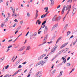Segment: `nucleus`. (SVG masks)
Listing matches in <instances>:
<instances>
[{"instance_id": "56", "label": "nucleus", "mask_w": 77, "mask_h": 77, "mask_svg": "<svg viewBox=\"0 0 77 77\" xmlns=\"http://www.w3.org/2000/svg\"><path fill=\"white\" fill-rule=\"evenodd\" d=\"M68 25L67 24L66 25L65 27L67 28V27H68Z\"/></svg>"}, {"instance_id": "23", "label": "nucleus", "mask_w": 77, "mask_h": 77, "mask_svg": "<svg viewBox=\"0 0 77 77\" xmlns=\"http://www.w3.org/2000/svg\"><path fill=\"white\" fill-rule=\"evenodd\" d=\"M45 10H46L45 12H47V11H48V7H45L44 8Z\"/></svg>"}, {"instance_id": "46", "label": "nucleus", "mask_w": 77, "mask_h": 77, "mask_svg": "<svg viewBox=\"0 0 77 77\" xmlns=\"http://www.w3.org/2000/svg\"><path fill=\"white\" fill-rule=\"evenodd\" d=\"M65 18H66V16H65V17L63 18V21H65Z\"/></svg>"}, {"instance_id": "19", "label": "nucleus", "mask_w": 77, "mask_h": 77, "mask_svg": "<svg viewBox=\"0 0 77 77\" xmlns=\"http://www.w3.org/2000/svg\"><path fill=\"white\" fill-rule=\"evenodd\" d=\"M19 62H20V60H18V61H17L16 62L14 65V66H17V65L18 64Z\"/></svg>"}, {"instance_id": "58", "label": "nucleus", "mask_w": 77, "mask_h": 77, "mask_svg": "<svg viewBox=\"0 0 77 77\" xmlns=\"http://www.w3.org/2000/svg\"><path fill=\"white\" fill-rule=\"evenodd\" d=\"M2 2H3V0H0V3H1Z\"/></svg>"}, {"instance_id": "27", "label": "nucleus", "mask_w": 77, "mask_h": 77, "mask_svg": "<svg viewBox=\"0 0 77 77\" xmlns=\"http://www.w3.org/2000/svg\"><path fill=\"white\" fill-rule=\"evenodd\" d=\"M45 56H46V54H44L42 55L41 56L42 58H43V57H44Z\"/></svg>"}, {"instance_id": "1", "label": "nucleus", "mask_w": 77, "mask_h": 77, "mask_svg": "<svg viewBox=\"0 0 77 77\" xmlns=\"http://www.w3.org/2000/svg\"><path fill=\"white\" fill-rule=\"evenodd\" d=\"M57 48V45L54 46V47L53 48L52 50H51V52L48 54V55H50V54H52V53H54V51H55L56 50V49Z\"/></svg>"}, {"instance_id": "36", "label": "nucleus", "mask_w": 77, "mask_h": 77, "mask_svg": "<svg viewBox=\"0 0 77 77\" xmlns=\"http://www.w3.org/2000/svg\"><path fill=\"white\" fill-rule=\"evenodd\" d=\"M42 57H41V56H40V57H39L38 58V60H40V59H42Z\"/></svg>"}, {"instance_id": "13", "label": "nucleus", "mask_w": 77, "mask_h": 77, "mask_svg": "<svg viewBox=\"0 0 77 77\" xmlns=\"http://www.w3.org/2000/svg\"><path fill=\"white\" fill-rule=\"evenodd\" d=\"M64 51L63 50H61L57 54V56H59V54H60L61 53H62V52Z\"/></svg>"}, {"instance_id": "9", "label": "nucleus", "mask_w": 77, "mask_h": 77, "mask_svg": "<svg viewBox=\"0 0 77 77\" xmlns=\"http://www.w3.org/2000/svg\"><path fill=\"white\" fill-rule=\"evenodd\" d=\"M68 44V42H67V43H66L63 44L60 47V48H63V47L66 46V45H67V44Z\"/></svg>"}, {"instance_id": "63", "label": "nucleus", "mask_w": 77, "mask_h": 77, "mask_svg": "<svg viewBox=\"0 0 77 77\" xmlns=\"http://www.w3.org/2000/svg\"><path fill=\"white\" fill-rule=\"evenodd\" d=\"M60 7V5H58L57 7V9H59Z\"/></svg>"}, {"instance_id": "30", "label": "nucleus", "mask_w": 77, "mask_h": 77, "mask_svg": "<svg viewBox=\"0 0 77 77\" xmlns=\"http://www.w3.org/2000/svg\"><path fill=\"white\" fill-rule=\"evenodd\" d=\"M23 49L22 48H21L18 51H23Z\"/></svg>"}, {"instance_id": "35", "label": "nucleus", "mask_w": 77, "mask_h": 77, "mask_svg": "<svg viewBox=\"0 0 77 77\" xmlns=\"http://www.w3.org/2000/svg\"><path fill=\"white\" fill-rule=\"evenodd\" d=\"M56 72V69H54L52 72L51 74H53V73H54Z\"/></svg>"}, {"instance_id": "11", "label": "nucleus", "mask_w": 77, "mask_h": 77, "mask_svg": "<svg viewBox=\"0 0 77 77\" xmlns=\"http://www.w3.org/2000/svg\"><path fill=\"white\" fill-rule=\"evenodd\" d=\"M52 21H57V19H56V16H55L52 19Z\"/></svg>"}, {"instance_id": "37", "label": "nucleus", "mask_w": 77, "mask_h": 77, "mask_svg": "<svg viewBox=\"0 0 77 77\" xmlns=\"http://www.w3.org/2000/svg\"><path fill=\"white\" fill-rule=\"evenodd\" d=\"M23 21H21L20 22V24L21 25H23Z\"/></svg>"}, {"instance_id": "41", "label": "nucleus", "mask_w": 77, "mask_h": 77, "mask_svg": "<svg viewBox=\"0 0 77 77\" xmlns=\"http://www.w3.org/2000/svg\"><path fill=\"white\" fill-rule=\"evenodd\" d=\"M5 26V25L3 23L1 24V26L2 27H3V26Z\"/></svg>"}, {"instance_id": "22", "label": "nucleus", "mask_w": 77, "mask_h": 77, "mask_svg": "<svg viewBox=\"0 0 77 77\" xmlns=\"http://www.w3.org/2000/svg\"><path fill=\"white\" fill-rule=\"evenodd\" d=\"M71 34V32L69 31H68L67 32V35L66 36H68V35Z\"/></svg>"}, {"instance_id": "45", "label": "nucleus", "mask_w": 77, "mask_h": 77, "mask_svg": "<svg viewBox=\"0 0 77 77\" xmlns=\"http://www.w3.org/2000/svg\"><path fill=\"white\" fill-rule=\"evenodd\" d=\"M6 5H7V6H8V5H9V2L8 1L7 2Z\"/></svg>"}, {"instance_id": "18", "label": "nucleus", "mask_w": 77, "mask_h": 77, "mask_svg": "<svg viewBox=\"0 0 77 77\" xmlns=\"http://www.w3.org/2000/svg\"><path fill=\"white\" fill-rule=\"evenodd\" d=\"M47 31H48V28H47V26H45L44 32H47Z\"/></svg>"}, {"instance_id": "32", "label": "nucleus", "mask_w": 77, "mask_h": 77, "mask_svg": "<svg viewBox=\"0 0 77 77\" xmlns=\"http://www.w3.org/2000/svg\"><path fill=\"white\" fill-rule=\"evenodd\" d=\"M27 17H30V13H27Z\"/></svg>"}, {"instance_id": "47", "label": "nucleus", "mask_w": 77, "mask_h": 77, "mask_svg": "<svg viewBox=\"0 0 77 77\" xmlns=\"http://www.w3.org/2000/svg\"><path fill=\"white\" fill-rule=\"evenodd\" d=\"M22 67V66L21 65H19V66H18V68H21Z\"/></svg>"}, {"instance_id": "60", "label": "nucleus", "mask_w": 77, "mask_h": 77, "mask_svg": "<svg viewBox=\"0 0 77 77\" xmlns=\"http://www.w3.org/2000/svg\"><path fill=\"white\" fill-rule=\"evenodd\" d=\"M39 65V63H37L36 64L35 66H37L38 65Z\"/></svg>"}, {"instance_id": "51", "label": "nucleus", "mask_w": 77, "mask_h": 77, "mask_svg": "<svg viewBox=\"0 0 77 77\" xmlns=\"http://www.w3.org/2000/svg\"><path fill=\"white\" fill-rule=\"evenodd\" d=\"M66 60L65 59L64 60L63 62H64V63H65L66 62Z\"/></svg>"}, {"instance_id": "16", "label": "nucleus", "mask_w": 77, "mask_h": 77, "mask_svg": "<svg viewBox=\"0 0 77 77\" xmlns=\"http://www.w3.org/2000/svg\"><path fill=\"white\" fill-rule=\"evenodd\" d=\"M62 39V36L60 37L57 40V41L56 43H58V42H59V41L60 40Z\"/></svg>"}, {"instance_id": "20", "label": "nucleus", "mask_w": 77, "mask_h": 77, "mask_svg": "<svg viewBox=\"0 0 77 77\" xmlns=\"http://www.w3.org/2000/svg\"><path fill=\"white\" fill-rule=\"evenodd\" d=\"M46 42H43L42 44L38 45V47H41V45H44V44H45Z\"/></svg>"}, {"instance_id": "4", "label": "nucleus", "mask_w": 77, "mask_h": 77, "mask_svg": "<svg viewBox=\"0 0 77 77\" xmlns=\"http://www.w3.org/2000/svg\"><path fill=\"white\" fill-rule=\"evenodd\" d=\"M71 5H68L66 6V8L67 9V10H68V11H67V14H66V15L65 16H66L69 14V11H70V9H71Z\"/></svg>"}, {"instance_id": "3", "label": "nucleus", "mask_w": 77, "mask_h": 77, "mask_svg": "<svg viewBox=\"0 0 77 77\" xmlns=\"http://www.w3.org/2000/svg\"><path fill=\"white\" fill-rule=\"evenodd\" d=\"M71 5H68L66 6V8L67 9V10H68V11H67V14H66V15L65 16H66L69 14V11H70V9H71Z\"/></svg>"}, {"instance_id": "15", "label": "nucleus", "mask_w": 77, "mask_h": 77, "mask_svg": "<svg viewBox=\"0 0 77 77\" xmlns=\"http://www.w3.org/2000/svg\"><path fill=\"white\" fill-rule=\"evenodd\" d=\"M13 11V14L12 15V17H14V13H15V8H14V9H12V10Z\"/></svg>"}, {"instance_id": "5", "label": "nucleus", "mask_w": 77, "mask_h": 77, "mask_svg": "<svg viewBox=\"0 0 77 77\" xmlns=\"http://www.w3.org/2000/svg\"><path fill=\"white\" fill-rule=\"evenodd\" d=\"M71 5H68L66 6V8L67 9V10H68V11H67V14H66V15L65 16H66L69 14V11H70V9H71Z\"/></svg>"}, {"instance_id": "40", "label": "nucleus", "mask_w": 77, "mask_h": 77, "mask_svg": "<svg viewBox=\"0 0 77 77\" xmlns=\"http://www.w3.org/2000/svg\"><path fill=\"white\" fill-rule=\"evenodd\" d=\"M9 65H7V66H6L5 67V69H8V67H9Z\"/></svg>"}, {"instance_id": "55", "label": "nucleus", "mask_w": 77, "mask_h": 77, "mask_svg": "<svg viewBox=\"0 0 77 77\" xmlns=\"http://www.w3.org/2000/svg\"><path fill=\"white\" fill-rule=\"evenodd\" d=\"M40 72H38L36 74V75H37V76L39 74V73Z\"/></svg>"}, {"instance_id": "50", "label": "nucleus", "mask_w": 77, "mask_h": 77, "mask_svg": "<svg viewBox=\"0 0 77 77\" xmlns=\"http://www.w3.org/2000/svg\"><path fill=\"white\" fill-rule=\"evenodd\" d=\"M26 63H27V62L26 61H25L23 62V63L22 64H23V65H25V64H26Z\"/></svg>"}, {"instance_id": "6", "label": "nucleus", "mask_w": 77, "mask_h": 77, "mask_svg": "<svg viewBox=\"0 0 77 77\" xmlns=\"http://www.w3.org/2000/svg\"><path fill=\"white\" fill-rule=\"evenodd\" d=\"M57 26H58V24H56L54 25L52 28L51 31L54 30L57 27Z\"/></svg>"}, {"instance_id": "24", "label": "nucleus", "mask_w": 77, "mask_h": 77, "mask_svg": "<svg viewBox=\"0 0 77 77\" xmlns=\"http://www.w3.org/2000/svg\"><path fill=\"white\" fill-rule=\"evenodd\" d=\"M61 18V16H59L58 17V18L57 19V21H59L60 20V18Z\"/></svg>"}, {"instance_id": "12", "label": "nucleus", "mask_w": 77, "mask_h": 77, "mask_svg": "<svg viewBox=\"0 0 77 77\" xmlns=\"http://www.w3.org/2000/svg\"><path fill=\"white\" fill-rule=\"evenodd\" d=\"M48 38V34H46L45 37L44 38V41H45L47 40V39Z\"/></svg>"}, {"instance_id": "31", "label": "nucleus", "mask_w": 77, "mask_h": 77, "mask_svg": "<svg viewBox=\"0 0 77 77\" xmlns=\"http://www.w3.org/2000/svg\"><path fill=\"white\" fill-rule=\"evenodd\" d=\"M54 4V1L52 0V1L51 2V5H53Z\"/></svg>"}, {"instance_id": "25", "label": "nucleus", "mask_w": 77, "mask_h": 77, "mask_svg": "<svg viewBox=\"0 0 77 77\" xmlns=\"http://www.w3.org/2000/svg\"><path fill=\"white\" fill-rule=\"evenodd\" d=\"M66 66H71V64L70 63H67Z\"/></svg>"}, {"instance_id": "53", "label": "nucleus", "mask_w": 77, "mask_h": 77, "mask_svg": "<svg viewBox=\"0 0 77 77\" xmlns=\"http://www.w3.org/2000/svg\"><path fill=\"white\" fill-rule=\"evenodd\" d=\"M14 21H15V22H16V23H18V21L17 19H15Z\"/></svg>"}, {"instance_id": "29", "label": "nucleus", "mask_w": 77, "mask_h": 77, "mask_svg": "<svg viewBox=\"0 0 77 77\" xmlns=\"http://www.w3.org/2000/svg\"><path fill=\"white\" fill-rule=\"evenodd\" d=\"M45 15H42V16H41V18H45Z\"/></svg>"}, {"instance_id": "39", "label": "nucleus", "mask_w": 77, "mask_h": 77, "mask_svg": "<svg viewBox=\"0 0 77 77\" xmlns=\"http://www.w3.org/2000/svg\"><path fill=\"white\" fill-rule=\"evenodd\" d=\"M72 0H69L68 2H69L70 3H72Z\"/></svg>"}, {"instance_id": "14", "label": "nucleus", "mask_w": 77, "mask_h": 77, "mask_svg": "<svg viewBox=\"0 0 77 77\" xmlns=\"http://www.w3.org/2000/svg\"><path fill=\"white\" fill-rule=\"evenodd\" d=\"M31 48V47H30V45H28L26 49V50L29 51V50H30Z\"/></svg>"}, {"instance_id": "48", "label": "nucleus", "mask_w": 77, "mask_h": 77, "mask_svg": "<svg viewBox=\"0 0 77 77\" xmlns=\"http://www.w3.org/2000/svg\"><path fill=\"white\" fill-rule=\"evenodd\" d=\"M12 47V45H10L8 47V48H11V47Z\"/></svg>"}, {"instance_id": "61", "label": "nucleus", "mask_w": 77, "mask_h": 77, "mask_svg": "<svg viewBox=\"0 0 77 77\" xmlns=\"http://www.w3.org/2000/svg\"><path fill=\"white\" fill-rule=\"evenodd\" d=\"M66 29H67V28L65 27H64V30H66Z\"/></svg>"}, {"instance_id": "49", "label": "nucleus", "mask_w": 77, "mask_h": 77, "mask_svg": "<svg viewBox=\"0 0 77 77\" xmlns=\"http://www.w3.org/2000/svg\"><path fill=\"white\" fill-rule=\"evenodd\" d=\"M21 35H22V33H21L17 37V39H18V38H19V37H20V36H21Z\"/></svg>"}, {"instance_id": "44", "label": "nucleus", "mask_w": 77, "mask_h": 77, "mask_svg": "<svg viewBox=\"0 0 77 77\" xmlns=\"http://www.w3.org/2000/svg\"><path fill=\"white\" fill-rule=\"evenodd\" d=\"M52 42H53L51 41L50 42H47V43H48L49 44H51V43H52Z\"/></svg>"}, {"instance_id": "57", "label": "nucleus", "mask_w": 77, "mask_h": 77, "mask_svg": "<svg viewBox=\"0 0 77 77\" xmlns=\"http://www.w3.org/2000/svg\"><path fill=\"white\" fill-rule=\"evenodd\" d=\"M73 37H74V35H72L70 38L69 39H70L71 38H73Z\"/></svg>"}, {"instance_id": "10", "label": "nucleus", "mask_w": 77, "mask_h": 77, "mask_svg": "<svg viewBox=\"0 0 77 77\" xmlns=\"http://www.w3.org/2000/svg\"><path fill=\"white\" fill-rule=\"evenodd\" d=\"M76 11H77V9L76 8H75L73 11V12L72 13V15H74V14L75 13Z\"/></svg>"}, {"instance_id": "21", "label": "nucleus", "mask_w": 77, "mask_h": 77, "mask_svg": "<svg viewBox=\"0 0 77 77\" xmlns=\"http://www.w3.org/2000/svg\"><path fill=\"white\" fill-rule=\"evenodd\" d=\"M21 71V69H20V70H18V71H17V72H15L14 74V75H16V74H17L19 72H20V71Z\"/></svg>"}, {"instance_id": "33", "label": "nucleus", "mask_w": 77, "mask_h": 77, "mask_svg": "<svg viewBox=\"0 0 77 77\" xmlns=\"http://www.w3.org/2000/svg\"><path fill=\"white\" fill-rule=\"evenodd\" d=\"M9 19V17H7V18H6L5 20V22H7L8 21V20Z\"/></svg>"}, {"instance_id": "28", "label": "nucleus", "mask_w": 77, "mask_h": 77, "mask_svg": "<svg viewBox=\"0 0 77 77\" xmlns=\"http://www.w3.org/2000/svg\"><path fill=\"white\" fill-rule=\"evenodd\" d=\"M45 23H46V21L45 20L42 23V25H44V24H45Z\"/></svg>"}, {"instance_id": "59", "label": "nucleus", "mask_w": 77, "mask_h": 77, "mask_svg": "<svg viewBox=\"0 0 77 77\" xmlns=\"http://www.w3.org/2000/svg\"><path fill=\"white\" fill-rule=\"evenodd\" d=\"M41 32H42V31H40L38 32V35H39V34L41 33Z\"/></svg>"}, {"instance_id": "54", "label": "nucleus", "mask_w": 77, "mask_h": 77, "mask_svg": "<svg viewBox=\"0 0 77 77\" xmlns=\"http://www.w3.org/2000/svg\"><path fill=\"white\" fill-rule=\"evenodd\" d=\"M50 47H49L48 50H47V49H45V51H48V50H50Z\"/></svg>"}, {"instance_id": "43", "label": "nucleus", "mask_w": 77, "mask_h": 77, "mask_svg": "<svg viewBox=\"0 0 77 77\" xmlns=\"http://www.w3.org/2000/svg\"><path fill=\"white\" fill-rule=\"evenodd\" d=\"M62 60H64L65 59V58L64 57H63L61 58Z\"/></svg>"}, {"instance_id": "8", "label": "nucleus", "mask_w": 77, "mask_h": 77, "mask_svg": "<svg viewBox=\"0 0 77 77\" xmlns=\"http://www.w3.org/2000/svg\"><path fill=\"white\" fill-rule=\"evenodd\" d=\"M65 8H66V6L64 5L63 6V8L61 14H63L64 13V11H65Z\"/></svg>"}, {"instance_id": "2", "label": "nucleus", "mask_w": 77, "mask_h": 77, "mask_svg": "<svg viewBox=\"0 0 77 77\" xmlns=\"http://www.w3.org/2000/svg\"><path fill=\"white\" fill-rule=\"evenodd\" d=\"M71 5H68L66 6V8L67 9V10H68V11H67V14H66V15L65 16H66L69 14V11H70V9H71Z\"/></svg>"}, {"instance_id": "52", "label": "nucleus", "mask_w": 77, "mask_h": 77, "mask_svg": "<svg viewBox=\"0 0 77 77\" xmlns=\"http://www.w3.org/2000/svg\"><path fill=\"white\" fill-rule=\"evenodd\" d=\"M21 26H20L17 28V29H18V30H19V29H21Z\"/></svg>"}, {"instance_id": "62", "label": "nucleus", "mask_w": 77, "mask_h": 77, "mask_svg": "<svg viewBox=\"0 0 77 77\" xmlns=\"http://www.w3.org/2000/svg\"><path fill=\"white\" fill-rule=\"evenodd\" d=\"M49 12H48L45 15H44L45 16V17H46V16H47V15L48 14Z\"/></svg>"}, {"instance_id": "17", "label": "nucleus", "mask_w": 77, "mask_h": 77, "mask_svg": "<svg viewBox=\"0 0 77 77\" xmlns=\"http://www.w3.org/2000/svg\"><path fill=\"white\" fill-rule=\"evenodd\" d=\"M41 21L39 20H37L36 24H37V23H38V24L39 25V24H41Z\"/></svg>"}, {"instance_id": "38", "label": "nucleus", "mask_w": 77, "mask_h": 77, "mask_svg": "<svg viewBox=\"0 0 77 77\" xmlns=\"http://www.w3.org/2000/svg\"><path fill=\"white\" fill-rule=\"evenodd\" d=\"M14 18H16V17H17V15L16 13H15V14L14 13Z\"/></svg>"}, {"instance_id": "64", "label": "nucleus", "mask_w": 77, "mask_h": 77, "mask_svg": "<svg viewBox=\"0 0 77 77\" xmlns=\"http://www.w3.org/2000/svg\"><path fill=\"white\" fill-rule=\"evenodd\" d=\"M12 40H13L12 39L9 40L8 41V42H11V41H12Z\"/></svg>"}, {"instance_id": "7", "label": "nucleus", "mask_w": 77, "mask_h": 77, "mask_svg": "<svg viewBox=\"0 0 77 77\" xmlns=\"http://www.w3.org/2000/svg\"><path fill=\"white\" fill-rule=\"evenodd\" d=\"M46 61H43V60H41L40 61V62H39V65H41V66H43L44 65V64L46 62Z\"/></svg>"}, {"instance_id": "26", "label": "nucleus", "mask_w": 77, "mask_h": 77, "mask_svg": "<svg viewBox=\"0 0 77 77\" xmlns=\"http://www.w3.org/2000/svg\"><path fill=\"white\" fill-rule=\"evenodd\" d=\"M63 73V71H62L60 72V75H59V76H60L62 75V73Z\"/></svg>"}, {"instance_id": "42", "label": "nucleus", "mask_w": 77, "mask_h": 77, "mask_svg": "<svg viewBox=\"0 0 77 77\" xmlns=\"http://www.w3.org/2000/svg\"><path fill=\"white\" fill-rule=\"evenodd\" d=\"M38 14H35V19H36L37 18V17H38Z\"/></svg>"}, {"instance_id": "34", "label": "nucleus", "mask_w": 77, "mask_h": 77, "mask_svg": "<svg viewBox=\"0 0 77 77\" xmlns=\"http://www.w3.org/2000/svg\"><path fill=\"white\" fill-rule=\"evenodd\" d=\"M37 35V33L36 32H35L33 34V36H36Z\"/></svg>"}]
</instances>
